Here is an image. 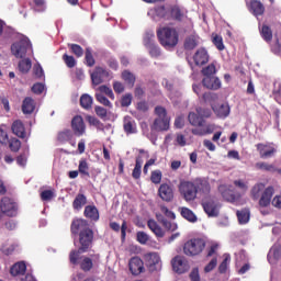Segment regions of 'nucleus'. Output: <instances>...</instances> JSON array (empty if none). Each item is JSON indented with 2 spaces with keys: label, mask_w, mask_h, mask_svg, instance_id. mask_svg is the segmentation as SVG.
Returning a JSON list of instances; mask_svg holds the SVG:
<instances>
[{
  "label": "nucleus",
  "mask_w": 281,
  "mask_h": 281,
  "mask_svg": "<svg viewBox=\"0 0 281 281\" xmlns=\"http://www.w3.org/2000/svg\"><path fill=\"white\" fill-rule=\"evenodd\" d=\"M71 234H79V243L81 247L79 251H87L93 243V231L89 228L87 220H75L71 223Z\"/></svg>",
  "instance_id": "obj_1"
},
{
  "label": "nucleus",
  "mask_w": 281,
  "mask_h": 281,
  "mask_svg": "<svg viewBox=\"0 0 281 281\" xmlns=\"http://www.w3.org/2000/svg\"><path fill=\"white\" fill-rule=\"evenodd\" d=\"M235 190H232V186L221 184L218 187V192L223 196L224 201L228 203H236L247 190H249V186L244 180H235L234 181Z\"/></svg>",
  "instance_id": "obj_2"
},
{
  "label": "nucleus",
  "mask_w": 281,
  "mask_h": 281,
  "mask_svg": "<svg viewBox=\"0 0 281 281\" xmlns=\"http://www.w3.org/2000/svg\"><path fill=\"white\" fill-rule=\"evenodd\" d=\"M157 36L160 45L166 49L177 47L179 43V33L172 27H162L157 31Z\"/></svg>",
  "instance_id": "obj_3"
},
{
  "label": "nucleus",
  "mask_w": 281,
  "mask_h": 281,
  "mask_svg": "<svg viewBox=\"0 0 281 281\" xmlns=\"http://www.w3.org/2000/svg\"><path fill=\"white\" fill-rule=\"evenodd\" d=\"M155 114L157 117L155 119L151 131H169L170 128V119L168 117V112L166 111V108L164 106H156L155 108Z\"/></svg>",
  "instance_id": "obj_4"
},
{
  "label": "nucleus",
  "mask_w": 281,
  "mask_h": 281,
  "mask_svg": "<svg viewBox=\"0 0 281 281\" xmlns=\"http://www.w3.org/2000/svg\"><path fill=\"white\" fill-rule=\"evenodd\" d=\"M203 249H205V240L202 238H193L188 240L183 246V254L186 256H199L203 254Z\"/></svg>",
  "instance_id": "obj_5"
},
{
  "label": "nucleus",
  "mask_w": 281,
  "mask_h": 281,
  "mask_svg": "<svg viewBox=\"0 0 281 281\" xmlns=\"http://www.w3.org/2000/svg\"><path fill=\"white\" fill-rule=\"evenodd\" d=\"M80 254H85V251L72 250L69 255L70 262L72 265H80L82 271H91V269H93V260L89 257H80Z\"/></svg>",
  "instance_id": "obj_6"
},
{
  "label": "nucleus",
  "mask_w": 281,
  "mask_h": 281,
  "mask_svg": "<svg viewBox=\"0 0 281 281\" xmlns=\"http://www.w3.org/2000/svg\"><path fill=\"white\" fill-rule=\"evenodd\" d=\"M30 47H32L30 40L22 38L19 42L12 44L11 54L15 56V58H25V54H27V49Z\"/></svg>",
  "instance_id": "obj_7"
},
{
  "label": "nucleus",
  "mask_w": 281,
  "mask_h": 281,
  "mask_svg": "<svg viewBox=\"0 0 281 281\" xmlns=\"http://www.w3.org/2000/svg\"><path fill=\"white\" fill-rule=\"evenodd\" d=\"M179 192L186 201H194L196 199V186L190 181H183L179 186Z\"/></svg>",
  "instance_id": "obj_8"
},
{
  "label": "nucleus",
  "mask_w": 281,
  "mask_h": 281,
  "mask_svg": "<svg viewBox=\"0 0 281 281\" xmlns=\"http://www.w3.org/2000/svg\"><path fill=\"white\" fill-rule=\"evenodd\" d=\"M145 262L149 271H161V257L157 252H148L145 255Z\"/></svg>",
  "instance_id": "obj_9"
},
{
  "label": "nucleus",
  "mask_w": 281,
  "mask_h": 281,
  "mask_svg": "<svg viewBox=\"0 0 281 281\" xmlns=\"http://www.w3.org/2000/svg\"><path fill=\"white\" fill-rule=\"evenodd\" d=\"M256 148L261 159H270V157H273L277 153L276 145L271 143L257 144Z\"/></svg>",
  "instance_id": "obj_10"
},
{
  "label": "nucleus",
  "mask_w": 281,
  "mask_h": 281,
  "mask_svg": "<svg viewBox=\"0 0 281 281\" xmlns=\"http://www.w3.org/2000/svg\"><path fill=\"white\" fill-rule=\"evenodd\" d=\"M211 108L213 113L216 115V117H220L221 120H225V117H229V113L232 110L228 103L212 102Z\"/></svg>",
  "instance_id": "obj_11"
},
{
  "label": "nucleus",
  "mask_w": 281,
  "mask_h": 281,
  "mask_svg": "<svg viewBox=\"0 0 281 281\" xmlns=\"http://www.w3.org/2000/svg\"><path fill=\"white\" fill-rule=\"evenodd\" d=\"M154 40H155V33H148L144 37V44H145V47L149 49L150 56H153V58H157L161 56V50L159 49V46L155 45Z\"/></svg>",
  "instance_id": "obj_12"
},
{
  "label": "nucleus",
  "mask_w": 281,
  "mask_h": 281,
  "mask_svg": "<svg viewBox=\"0 0 281 281\" xmlns=\"http://www.w3.org/2000/svg\"><path fill=\"white\" fill-rule=\"evenodd\" d=\"M158 196H160L161 201L170 203L175 199V189L168 183H162L158 189Z\"/></svg>",
  "instance_id": "obj_13"
},
{
  "label": "nucleus",
  "mask_w": 281,
  "mask_h": 281,
  "mask_svg": "<svg viewBox=\"0 0 281 281\" xmlns=\"http://www.w3.org/2000/svg\"><path fill=\"white\" fill-rule=\"evenodd\" d=\"M172 269L176 273H186V271L190 270V266L188 265V260L181 256H177L171 261Z\"/></svg>",
  "instance_id": "obj_14"
},
{
  "label": "nucleus",
  "mask_w": 281,
  "mask_h": 281,
  "mask_svg": "<svg viewBox=\"0 0 281 281\" xmlns=\"http://www.w3.org/2000/svg\"><path fill=\"white\" fill-rule=\"evenodd\" d=\"M0 210L7 216H16V204L10 198H3Z\"/></svg>",
  "instance_id": "obj_15"
},
{
  "label": "nucleus",
  "mask_w": 281,
  "mask_h": 281,
  "mask_svg": "<svg viewBox=\"0 0 281 281\" xmlns=\"http://www.w3.org/2000/svg\"><path fill=\"white\" fill-rule=\"evenodd\" d=\"M204 212L210 217L218 216V212L221 211V204L214 200L204 201L202 203Z\"/></svg>",
  "instance_id": "obj_16"
},
{
  "label": "nucleus",
  "mask_w": 281,
  "mask_h": 281,
  "mask_svg": "<svg viewBox=\"0 0 281 281\" xmlns=\"http://www.w3.org/2000/svg\"><path fill=\"white\" fill-rule=\"evenodd\" d=\"M71 126L75 135L78 137H81V135L87 131V127L85 126V120H82V116L80 115H77L72 119Z\"/></svg>",
  "instance_id": "obj_17"
},
{
  "label": "nucleus",
  "mask_w": 281,
  "mask_h": 281,
  "mask_svg": "<svg viewBox=\"0 0 281 281\" xmlns=\"http://www.w3.org/2000/svg\"><path fill=\"white\" fill-rule=\"evenodd\" d=\"M210 61V54H207V50L205 48H200L195 52L193 55V63L198 67H202V65H206V63Z\"/></svg>",
  "instance_id": "obj_18"
},
{
  "label": "nucleus",
  "mask_w": 281,
  "mask_h": 281,
  "mask_svg": "<svg viewBox=\"0 0 281 281\" xmlns=\"http://www.w3.org/2000/svg\"><path fill=\"white\" fill-rule=\"evenodd\" d=\"M203 87L206 89H211L212 91H218L221 89L222 83L221 79L218 77L213 76V77H204L202 80Z\"/></svg>",
  "instance_id": "obj_19"
},
{
  "label": "nucleus",
  "mask_w": 281,
  "mask_h": 281,
  "mask_svg": "<svg viewBox=\"0 0 281 281\" xmlns=\"http://www.w3.org/2000/svg\"><path fill=\"white\" fill-rule=\"evenodd\" d=\"M104 78H109V71L104 68H95V70L91 74L92 85H102L104 82Z\"/></svg>",
  "instance_id": "obj_20"
},
{
  "label": "nucleus",
  "mask_w": 281,
  "mask_h": 281,
  "mask_svg": "<svg viewBox=\"0 0 281 281\" xmlns=\"http://www.w3.org/2000/svg\"><path fill=\"white\" fill-rule=\"evenodd\" d=\"M130 271L133 276H139L144 271V261L139 259V257H133L130 260Z\"/></svg>",
  "instance_id": "obj_21"
},
{
  "label": "nucleus",
  "mask_w": 281,
  "mask_h": 281,
  "mask_svg": "<svg viewBox=\"0 0 281 281\" xmlns=\"http://www.w3.org/2000/svg\"><path fill=\"white\" fill-rule=\"evenodd\" d=\"M123 128L127 135L137 133V124L131 116H125L123 121Z\"/></svg>",
  "instance_id": "obj_22"
},
{
  "label": "nucleus",
  "mask_w": 281,
  "mask_h": 281,
  "mask_svg": "<svg viewBox=\"0 0 281 281\" xmlns=\"http://www.w3.org/2000/svg\"><path fill=\"white\" fill-rule=\"evenodd\" d=\"M249 11L255 15V16H262L265 14V5L261 4L260 1L258 0H252L248 4Z\"/></svg>",
  "instance_id": "obj_23"
},
{
  "label": "nucleus",
  "mask_w": 281,
  "mask_h": 281,
  "mask_svg": "<svg viewBox=\"0 0 281 281\" xmlns=\"http://www.w3.org/2000/svg\"><path fill=\"white\" fill-rule=\"evenodd\" d=\"M35 109H36V102H34V99L27 97L23 100L22 113H24V115H31V113L35 111Z\"/></svg>",
  "instance_id": "obj_24"
},
{
  "label": "nucleus",
  "mask_w": 281,
  "mask_h": 281,
  "mask_svg": "<svg viewBox=\"0 0 281 281\" xmlns=\"http://www.w3.org/2000/svg\"><path fill=\"white\" fill-rule=\"evenodd\" d=\"M271 196H273V187H269L265 190L261 199L259 200L260 207H267L271 204Z\"/></svg>",
  "instance_id": "obj_25"
},
{
  "label": "nucleus",
  "mask_w": 281,
  "mask_h": 281,
  "mask_svg": "<svg viewBox=\"0 0 281 281\" xmlns=\"http://www.w3.org/2000/svg\"><path fill=\"white\" fill-rule=\"evenodd\" d=\"M85 217L90 218L91 221H99L100 213L98 212V207L94 205H88L85 209Z\"/></svg>",
  "instance_id": "obj_26"
},
{
  "label": "nucleus",
  "mask_w": 281,
  "mask_h": 281,
  "mask_svg": "<svg viewBox=\"0 0 281 281\" xmlns=\"http://www.w3.org/2000/svg\"><path fill=\"white\" fill-rule=\"evenodd\" d=\"M11 128L14 135L25 139V126L23 125V122L14 121Z\"/></svg>",
  "instance_id": "obj_27"
},
{
  "label": "nucleus",
  "mask_w": 281,
  "mask_h": 281,
  "mask_svg": "<svg viewBox=\"0 0 281 281\" xmlns=\"http://www.w3.org/2000/svg\"><path fill=\"white\" fill-rule=\"evenodd\" d=\"M216 131V125L215 124H209L204 128H193L192 134L193 135H212Z\"/></svg>",
  "instance_id": "obj_28"
},
{
  "label": "nucleus",
  "mask_w": 281,
  "mask_h": 281,
  "mask_svg": "<svg viewBox=\"0 0 281 281\" xmlns=\"http://www.w3.org/2000/svg\"><path fill=\"white\" fill-rule=\"evenodd\" d=\"M281 258V250L278 247H272L268 254L270 265H276Z\"/></svg>",
  "instance_id": "obj_29"
},
{
  "label": "nucleus",
  "mask_w": 281,
  "mask_h": 281,
  "mask_svg": "<svg viewBox=\"0 0 281 281\" xmlns=\"http://www.w3.org/2000/svg\"><path fill=\"white\" fill-rule=\"evenodd\" d=\"M27 269V266H25V262L21 261L12 266L10 272L11 276H23Z\"/></svg>",
  "instance_id": "obj_30"
},
{
  "label": "nucleus",
  "mask_w": 281,
  "mask_h": 281,
  "mask_svg": "<svg viewBox=\"0 0 281 281\" xmlns=\"http://www.w3.org/2000/svg\"><path fill=\"white\" fill-rule=\"evenodd\" d=\"M147 225H148L149 229L155 234V236H157L158 238H164V229H161L157 225V222H155V220H149L147 222Z\"/></svg>",
  "instance_id": "obj_31"
},
{
  "label": "nucleus",
  "mask_w": 281,
  "mask_h": 281,
  "mask_svg": "<svg viewBox=\"0 0 281 281\" xmlns=\"http://www.w3.org/2000/svg\"><path fill=\"white\" fill-rule=\"evenodd\" d=\"M180 214L186 221H189L190 223H196V215L192 212V210L188 207H181Z\"/></svg>",
  "instance_id": "obj_32"
},
{
  "label": "nucleus",
  "mask_w": 281,
  "mask_h": 281,
  "mask_svg": "<svg viewBox=\"0 0 281 281\" xmlns=\"http://www.w3.org/2000/svg\"><path fill=\"white\" fill-rule=\"evenodd\" d=\"M184 47L187 49H194L195 47H199V35H191L187 37L184 41Z\"/></svg>",
  "instance_id": "obj_33"
},
{
  "label": "nucleus",
  "mask_w": 281,
  "mask_h": 281,
  "mask_svg": "<svg viewBox=\"0 0 281 281\" xmlns=\"http://www.w3.org/2000/svg\"><path fill=\"white\" fill-rule=\"evenodd\" d=\"M143 164H144V160L142 159L140 156H138L136 158L135 168L133 169V172H132L133 179H139V177H142V166H143Z\"/></svg>",
  "instance_id": "obj_34"
},
{
  "label": "nucleus",
  "mask_w": 281,
  "mask_h": 281,
  "mask_svg": "<svg viewBox=\"0 0 281 281\" xmlns=\"http://www.w3.org/2000/svg\"><path fill=\"white\" fill-rule=\"evenodd\" d=\"M189 123L191 126H203V120L194 112L189 113Z\"/></svg>",
  "instance_id": "obj_35"
},
{
  "label": "nucleus",
  "mask_w": 281,
  "mask_h": 281,
  "mask_svg": "<svg viewBox=\"0 0 281 281\" xmlns=\"http://www.w3.org/2000/svg\"><path fill=\"white\" fill-rule=\"evenodd\" d=\"M237 218L240 225H245L249 223V218H250L249 210L244 209L241 211H237Z\"/></svg>",
  "instance_id": "obj_36"
},
{
  "label": "nucleus",
  "mask_w": 281,
  "mask_h": 281,
  "mask_svg": "<svg viewBox=\"0 0 281 281\" xmlns=\"http://www.w3.org/2000/svg\"><path fill=\"white\" fill-rule=\"evenodd\" d=\"M87 205V196L85 194H78L72 203L75 210H82V206Z\"/></svg>",
  "instance_id": "obj_37"
},
{
  "label": "nucleus",
  "mask_w": 281,
  "mask_h": 281,
  "mask_svg": "<svg viewBox=\"0 0 281 281\" xmlns=\"http://www.w3.org/2000/svg\"><path fill=\"white\" fill-rule=\"evenodd\" d=\"M255 168L257 169V170H263V171H266V172H276V166H273V165H271V164H268V162H262V161H260V162H257L256 165H255Z\"/></svg>",
  "instance_id": "obj_38"
},
{
  "label": "nucleus",
  "mask_w": 281,
  "mask_h": 281,
  "mask_svg": "<svg viewBox=\"0 0 281 281\" xmlns=\"http://www.w3.org/2000/svg\"><path fill=\"white\" fill-rule=\"evenodd\" d=\"M212 43L215 45L218 52H223L225 49V44H223V36L218 34H212Z\"/></svg>",
  "instance_id": "obj_39"
},
{
  "label": "nucleus",
  "mask_w": 281,
  "mask_h": 281,
  "mask_svg": "<svg viewBox=\"0 0 281 281\" xmlns=\"http://www.w3.org/2000/svg\"><path fill=\"white\" fill-rule=\"evenodd\" d=\"M19 69L22 74H27L32 69V60L30 58L22 59L19 63Z\"/></svg>",
  "instance_id": "obj_40"
},
{
  "label": "nucleus",
  "mask_w": 281,
  "mask_h": 281,
  "mask_svg": "<svg viewBox=\"0 0 281 281\" xmlns=\"http://www.w3.org/2000/svg\"><path fill=\"white\" fill-rule=\"evenodd\" d=\"M80 104H81L82 109H91V106L93 104V98H91V95H89V94H83L80 98Z\"/></svg>",
  "instance_id": "obj_41"
},
{
  "label": "nucleus",
  "mask_w": 281,
  "mask_h": 281,
  "mask_svg": "<svg viewBox=\"0 0 281 281\" xmlns=\"http://www.w3.org/2000/svg\"><path fill=\"white\" fill-rule=\"evenodd\" d=\"M202 74L204 78L214 77V74H216V66L214 64H210L207 67L202 69Z\"/></svg>",
  "instance_id": "obj_42"
},
{
  "label": "nucleus",
  "mask_w": 281,
  "mask_h": 281,
  "mask_svg": "<svg viewBox=\"0 0 281 281\" xmlns=\"http://www.w3.org/2000/svg\"><path fill=\"white\" fill-rule=\"evenodd\" d=\"M122 78L126 82V85H130L131 87L135 85V75L131 74L128 70L122 72Z\"/></svg>",
  "instance_id": "obj_43"
},
{
  "label": "nucleus",
  "mask_w": 281,
  "mask_h": 281,
  "mask_svg": "<svg viewBox=\"0 0 281 281\" xmlns=\"http://www.w3.org/2000/svg\"><path fill=\"white\" fill-rule=\"evenodd\" d=\"M231 261H232V256H229L228 254H225L224 260L222 261V263L218 267L220 273H225V271H227V267Z\"/></svg>",
  "instance_id": "obj_44"
},
{
  "label": "nucleus",
  "mask_w": 281,
  "mask_h": 281,
  "mask_svg": "<svg viewBox=\"0 0 281 281\" xmlns=\"http://www.w3.org/2000/svg\"><path fill=\"white\" fill-rule=\"evenodd\" d=\"M261 36L269 43V41L273 38V33L271 32V29H269V26L263 25L261 29Z\"/></svg>",
  "instance_id": "obj_45"
},
{
  "label": "nucleus",
  "mask_w": 281,
  "mask_h": 281,
  "mask_svg": "<svg viewBox=\"0 0 281 281\" xmlns=\"http://www.w3.org/2000/svg\"><path fill=\"white\" fill-rule=\"evenodd\" d=\"M95 99L98 102H100V104H103V106H109V109L113 106L111 101H109V99H106V97H104L102 93H97Z\"/></svg>",
  "instance_id": "obj_46"
},
{
  "label": "nucleus",
  "mask_w": 281,
  "mask_h": 281,
  "mask_svg": "<svg viewBox=\"0 0 281 281\" xmlns=\"http://www.w3.org/2000/svg\"><path fill=\"white\" fill-rule=\"evenodd\" d=\"M69 47H70L71 52L75 54V56H77V58L82 57V55L85 54V50L78 44H70Z\"/></svg>",
  "instance_id": "obj_47"
},
{
  "label": "nucleus",
  "mask_w": 281,
  "mask_h": 281,
  "mask_svg": "<svg viewBox=\"0 0 281 281\" xmlns=\"http://www.w3.org/2000/svg\"><path fill=\"white\" fill-rule=\"evenodd\" d=\"M9 146L13 153H19L21 149V140L18 138H11L9 142Z\"/></svg>",
  "instance_id": "obj_48"
},
{
  "label": "nucleus",
  "mask_w": 281,
  "mask_h": 281,
  "mask_svg": "<svg viewBox=\"0 0 281 281\" xmlns=\"http://www.w3.org/2000/svg\"><path fill=\"white\" fill-rule=\"evenodd\" d=\"M79 172L85 177H89V164H87V160L79 161Z\"/></svg>",
  "instance_id": "obj_49"
},
{
  "label": "nucleus",
  "mask_w": 281,
  "mask_h": 281,
  "mask_svg": "<svg viewBox=\"0 0 281 281\" xmlns=\"http://www.w3.org/2000/svg\"><path fill=\"white\" fill-rule=\"evenodd\" d=\"M99 91L101 93H105V95H108V98H111V100H115V94H113V90L111 88L106 86H100Z\"/></svg>",
  "instance_id": "obj_50"
},
{
  "label": "nucleus",
  "mask_w": 281,
  "mask_h": 281,
  "mask_svg": "<svg viewBox=\"0 0 281 281\" xmlns=\"http://www.w3.org/2000/svg\"><path fill=\"white\" fill-rule=\"evenodd\" d=\"M188 145V139L186 138V135L183 134H177L176 135V146H181L183 148V146Z\"/></svg>",
  "instance_id": "obj_51"
},
{
  "label": "nucleus",
  "mask_w": 281,
  "mask_h": 281,
  "mask_svg": "<svg viewBox=\"0 0 281 281\" xmlns=\"http://www.w3.org/2000/svg\"><path fill=\"white\" fill-rule=\"evenodd\" d=\"M64 63H66L67 67H69L70 69L76 67V59L74 58V56H69L67 54H65L63 56Z\"/></svg>",
  "instance_id": "obj_52"
},
{
  "label": "nucleus",
  "mask_w": 281,
  "mask_h": 281,
  "mask_svg": "<svg viewBox=\"0 0 281 281\" xmlns=\"http://www.w3.org/2000/svg\"><path fill=\"white\" fill-rule=\"evenodd\" d=\"M136 238L140 245H146V243H148V240H149L148 234H146L144 232H138L136 234Z\"/></svg>",
  "instance_id": "obj_53"
},
{
  "label": "nucleus",
  "mask_w": 281,
  "mask_h": 281,
  "mask_svg": "<svg viewBox=\"0 0 281 281\" xmlns=\"http://www.w3.org/2000/svg\"><path fill=\"white\" fill-rule=\"evenodd\" d=\"M196 113L202 120L203 117H212V111L210 109L198 108Z\"/></svg>",
  "instance_id": "obj_54"
},
{
  "label": "nucleus",
  "mask_w": 281,
  "mask_h": 281,
  "mask_svg": "<svg viewBox=\"0 0 281 281\" xmlns=\"http://www.w3.org/2000/svg\"><path fill=\"white\" fill-rule=\"evenodd\" d=\"M216 265H218V260L216 258H213L209 265L205 266L204 268V272L205 273H210L211 271H214V269L216 268Z\"/></svg>",
  "instance_id": "obj_55"
},
{
  "label": "nucleus",
  "mask_w": 281,
  "mask_h": 281,
  "mask_svg": "<svg viewBox=\"0 0 281 281\" xmlns=\"http://www.w3.org/2000/svg\"><path fill=\"white\" fill-rule=\"evenodd\" d=\"M86 63L88 67H93L95 65V59H93V55L91 54V49L87 48L86 50Z\"/></svg>",
  "instance_id": "obj_56"
},
{
  "label": "nucleus",
  "mask_w": 281,
  "mask_h": 281,
  "mask_svg": "<svg viewBox=\"0 0 281 281\" xmlns=\"http://www.w3.org/2000/svg\"><path fill=\"white\" fill-rule=\"evenodd\" d=\"M58 137H59L60 142H65L67 139H71V137H74V133L69 130H66V131L59 133Z\"/></svg>",
  "instance_id": "obj_57"
},
{
  "label": "nucleus",
  "mask_w": 281,
  "mask_h": 281,
  "mask_svg": "<svg viewBox=\"0 0 281 281\" xmlns=\"http://www.w3.org/2000/svg\"><path fill=\"white\" fill-rule=\"evenodd\" d=\"M42 201H52L54 199V192L52 190H45L41 193Z\"/></svg>",
  "instance_id": "obj_58"
},
{
  "label": "nucleus",
  "mask_w": 281,
  "mask_h": 281,
  "mask_svg": "<svg viewBox=\"0 0 281 281\" xmlns=\"http://www.w3.org/2000/svg\"><path fill=\"white\" fill-rule=\"evenodd\" d=\"M87 120L91 126H95V128H102V122H100V120L95 119L94 116H88Z\"/></svg>",
  "instance_id": "obj_59"
},
{
  "label": "nucleus",
  "mask_w": 281,
  "mask_h": 281,
  "mask_svg": "<svg viewBox=\"0 0 281 281\" xmlns=\"http://www.w3.org/2000/svg\"><path fill=\"white\" fill-rule=\"evenodd\" d=\"M265 190V184L260 183V184H256L252 188V195L255 199H258V196L260 195V192H262Z\"/></svg>",
  "instance_id": "obj_60"
},
{
  "label": "nucleus",
  "mask_w": 281,
  "mask_h": 281,
  "mask_svg": "<svg viewBox=\"0 0 281 281\" xmlns=\"http://www.w3.org/2000/svg\"><path fill=\"white\" fill-rule=\"evenodd\" d=\"M131 102H133V95L132 94H125L123 95L121 100L122 106H131Z\"/></svg>",
  "instance_id": "obj_61"
},
{
  "label": "nucleus",
  "mask_w": 281,
  "mask_h": 281,
  "mask_svg": "<svg viewBox=\"0 0 281 281\" xmlns=\"http://www.w3.org/2000/svg\"><path fill=\"white\" fill-rule=\"evenodd\" d=\"M151 181L156 184L161 183V172L159 170L151 172Z\"/></svg>",
  "instance_id": "obj_62"
},
{
  "label": "nucleus",
  "mask_w": 281,
  "mask_h": 281,
  "mask_svg": "<svg viewBox=\"0 0 281 281\" xmlns=\"http://www.w3.org/2000/svg\"><path fill=\"white\" fill-rule=\"evenodd\" d=\"M200 190L204 192V194H207L210 192V182L207 180H200Z\"/></svg>",
  "instance_id": "obj_63"
},
{
  "label": "nucleus",
  "mask_w": 281,
  "mask_h": 281,
  "mask_svg": "<svg viewBox=\"0 0 281 281\" xmlns=\"http://www.w3.org/2000/svg\"><path fill=\"white\" fill-rule=\"evenodd\" d=\"M274 100L281 104V83L274 89Z\"/></svg>",
  "instance_id": "obj_64"
}]
</instances>
